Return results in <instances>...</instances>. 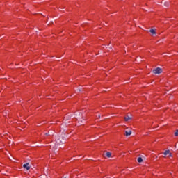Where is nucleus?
<instances>
[{"label": "nucleus", "mask_w": 178, "mask_h": 178, "mask_svg": "<svg viewBox=\"0 0 178 178\" xmlns=\"http://www.w3.org/2000/svg\"><path fill=\"white\" fill-rule=\"evenodd\" d=\"M162 3H163L164 6H165V8H168L169 6V2L168 1H163Z\"/></svg>", "instance_id": "7"}, {"label": "nucleus", "mask_w": 178, "mask_h": 178, "mask_svg": "<svg viewBox=\"0 0 178 178\" xmlns=\"http://www.w3.org/2000/svg\"><path fill=\"white\" fill-rule=\"evenodd\" d=\"M124 134L126 137H129V136H131V130L124 131Z\"/></svg>", "instance_id": "3"}, {"label": "nucleus", "mask_w": 178, "mask_h": 178, "mask_svg": "<svg viewBox=\"0 0 178 178\" xmlns=\"http://www.w3.org/2000/svg\"><path fill=\"white\" fill-rule=\"evenodd\" d=\"M125 122H129V120H131V117L127 115V117H124Z\"/></svg>", "instance_id": "5"}, {"label": "nucleus", "mask_w": 178, "mask_h": 178, "mask_svg": "<svg viewBox=\"0 0 178 178\" xmlns=\"http://www.w3.org/2000/svg\"><path fill=\"white\" fill-rule=\"evenodd\" d=\"M138 162L139 163H141V162H143V158L138 157Z\"/></svg>", "instance_id": "9"}, {"label": "nucleus", "mask_w": 178, "mask_h": 178, "mask_svg": "<svg viewBox=\"0 0 178 178\" xmlns=\"http://www.w3.org/2000/svg\"><path fill=\"white\" fill-rule=\"evenodd\" d=\"M170 153V150H166L163 154L165 156L169 154Z\"/></svg>", "instance_id": "10"}, {"label": "nucleus", "mask_w": 178, "mask_h": 178, "mask_svg": "<svg viewBox=\"0 0 178 178\" xmlns=\"http://www.w3.org/2000/svg\"><path fill=\"white\" fill-rule=\"evenodd\" d=\"M149 33H151V34H152L153 35L156 34V32H155V29H150Z\"/></svg>", "instance_id": "6"}, {"label": "nucleus", "mask_w": 178, "mask_h": 178, "mask_svg": "<svg viewBox=\"0 0 178 178\" xmlns=\"http://www.w3.org/2000/svg\"><path fill=\"white\" fill-rule=\"evenodd\" d=\"M45 136H49V133L45 134Z\"/></svg>", "instance_id": "12"}, {"label": "nucleus", "mask_w": 178, "mask_h": 178, "mask_svg": "<svg viewBox=\"0 0 178 178\" xmlns=\"http://www.w3.org/2000/svg\"><path fill=\"white\" fill-rule=\"evenodd\" d=\"M23 168L26 169V170H30V165H29V163H26L23 165Z\"/></svg>", "instance_id": "4"}, {"label": "nucleus", "mask_w": 178, "mask_h": 178, "mask_svg": "<svg viewBox=\"0 0 178 178\" xmlns=\"http://www.w3.org/2000/svg\"><path fill=\"white\" fill-rule=\"evenodd\" d=\"M175 137H177L178 136V129H177L176 132L175 133Z\"/></svg>", "instance_id": "11"}, {"label": "nucleus", "mask_w": 178, "mask_h": 178, "mask_svg": "<svg viewBox=\"0 0 178 178\" xmlns=\"http://www.w3.org/2000/svg\"><path fill=\"white\" fill-rule=\"evenodd\" d=\"M107 158H111V156H112V153L108 152L106 154Z\"/></svg>", "instance_id": "8"}, {"label": "nucleus", "mask_w": 178, "mask_h": 178, "mask_svg": "<svg viewBox=\"0 0 178 178\" xmlns=\"http://www.w3.org/2000/svg\"><path fill=\"white\" fill-rule=\"evenodd\" d=\"M65 143V138L61 136H58L56 138V144L57 145H62V144Z\"/></svg>", "instance_id": "1"}, {"label": "nucleus", "mask_w": 178, "mask_h": 178, "mask_svg": "<svg viewBox=\"0 0 178 178\" xmlns=\"http://www.w3.org/2000/svg\"><path fill=\"white\" fill-rule=\"evenodd\" d=\"M163 70L161 67H156V69L153 70L154 74H161L162 73Z\"/></svg>", "instance_id": "2"}, {"label": "nucleus", "mask_w": 178, "mask_h": 178, "mask_svg": "<svg viewBox=\"0 0 178 178\" xmlns=\"http://www.w3.org/2000/svg\"><path fill=\"white\" fill-rule=\"evenodd\" d=\"M99 118H101V115H98V118H99Z\"/></svg>", "instance_id": "15"}, {"label": "nucleus", "mask_w": 178, "mask_h": 178, "mask_svg": "<svg viewBox=\"0 0 178 178\" xmlns=\"http://www.w3.org/2000/svg\"><path fill=\"white\" fill-rule=\"evenodd\" d=\"M169 156H172V153H169Z\"/></svg>", "instance_id": "14"}, {"label": "nucleus", "mask_w": 178, "mask_h": 178, "mask_svg": "<svg viewBox=\"0 0 178 178\" xmlns=\"http://www.w3.org/2000/svg\"><path fill=\"white\" fill-rule=\"evenodd\" d=\"M78 91L80 92V91H81V88H79Z\"/></svg>", "instance_id": "13"}]
</instances>
